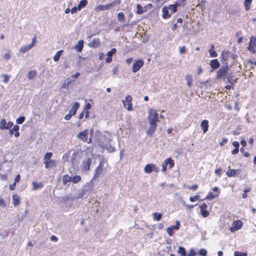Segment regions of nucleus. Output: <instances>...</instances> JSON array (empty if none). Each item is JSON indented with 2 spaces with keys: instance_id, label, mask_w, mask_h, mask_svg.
<instances>
[{
  "instance_id": "1",
  "label": "nucleus",
  "mask_w": 256,
  "mask_h": 256,
  "mask_svg": "<svg viewBox=\"0 0 256 256\" xmlns=\"http://www.w3.org/2000/svg\"><path fill=\"white\" fill-rule=\"evenodd\" d=\"M52 155L53 154L52 152H46L44 154V164L45 168L47 169L52 168L56 167V160L51 158Z\"/></svg>"
},
{
  "instance_id": "2",
  "label": "nucleus",
  "mask_w": 256,
  "mask_h": 256,
  "mask_svg": "<svg viewBox=\"0 0 256 256\" xmlns=\"http://www.w3.org/2000/svg\"><path fill=\"white\" fill-rule=\"evenodd\" d=\"M148 119L150 124H157V122H158V111L154 109H150Z\"/></svg>"
},
{
  "instance_id": "3",
  "label": "nucleus",
  "mask_w": 256,
  "mask_h": 256,
  "mask_svg": "<svg viewBox=\"0 0 256 256\" xmlns=\"http://www.w3.org/2000/svg\"><path fill=\"white\" fill-rule=\"evenodd\" d=\"M121 3L120 0H116L115 1H114L113 2L109 4H106L105 5H102L100 4L97 6L95 8L94 10L96 12H100V11L102 10H109L111 6L115 5H120Z\"/></svg>"
},
{
  "instance_id": "4",
  "label": "nucleus",
  "mask_w": 256,
  "mask_h": 256,
  "mask_svg": "<svg viewBox=\"0 0 256 256\" xmlns=\"http://www.w3.org/2000/svg\"><path fill=\"white\" fill-rule=\"evenodd\" d=\"M77 137L83 142H87L88 144L92 142L91 138H88V130L87 129L80 132L77 136Z\"/></svg>"
},
{
  "instance_id": "5",
  "label": "nucleus",
  "mask_w": 256,
  "mask_h": 256,
  "mask_svg": "<svg viewBox=\"0 0 256 256\" xmlns=\"http://www.w3.org/2000/svg\"><path fill=\"white\" fill-rule=\"evenodd\" d=\"M122 104L128 111L132 110V97L130 95L126 96L125 100H122Z\"/></svg>"
},
{
  "instance_id": "6",
  "label": "nucleus",
  "mask_w": 256,
  "mask_h": 256,
  "mask_svg": "<svg viewBox=\"0 0 256 256\" xmlns=\"http://www.w3.org/2000/svg\"><path fill=\"white\" fill-rule=\"evenodd\" d=\"M220 194V190L218 187H214L212 192H209L204 200H212L217 198Z\"/></svg>"
},
{
  "instance_id": "7",
  "label": "nucleus",
  "mask_w": 256,
  "mask_h": 256,
  "mask_svg": "<svg viewBox=\"0 0 256 256\" xmlns=\"http://www.w3.org/2000/svg\"><path fill=\"white\" fill-rule=\"evenodd\" d=\"M174 162L171 158H168L165 160L164 163L162 164V170L165 172L167 170V166H168L169 168H171L174 166Z\"/></svg>"
},
{
  "instance_id": "8",
  "label": "nucleus",
  "mask_w": 256,
  "mask_h": 256,
  "mask_svg": "<svg viewBox=\"0 0 256 256\" xmlns=\"http://www.w3.org/2000/svg\"><path fill=\"white\" fill-rule=\"evenodd\" d=\"M144 64V61L142 59L136 60L132 65V72H138L143 66Z\"/></svg>"
},
{
  "instance_id": "9",
  "label": "nucleus",
  "mask_w": 256,
  "mask_h": 256,
  "mask_svg": "<svg viewBox=\"0 0 256 256\" xmlns=\"http://www.w3.org/2000/svg\"><path fill=\"white\" fill-rule=\"evenodd\" d=\"M36 36H35L32 40V43L29 45L24 46L20 48V52L22 54L26 53V52L31 49L36 44Z\"/></svg>"
},
{
  "instance_id": "10",
  "label": "nucleus",
  "mask_w": 256,
  "mask_h": 256,
  "mask_svg": "<svg viewBox=\"0 0 256 256\" xmlns=\"http://www.w3.org/2000/svg\"><path fill=\"white\" fill-rule=\"evenodd\" d=\"M144 172L146 174H150L152 172H158L159 169L154 164H148L144 168Z\"/></svg>"
},
{
  "instance_id": "11",
  "label": "nucleus",
  "mask_w": 256,
  "mask_h": 256,
  "mask_svg": "<svg viewBox=\"0 0 256 256\" xmlns=\"http://www.w3.org/2000/svg\"><path fill=\"white\" fill-rule=\"evenodd\" d=\"M228 66H222L217 71V78H220L226 76L228 74Z\"/></svg>"
},
{
  "instance_id": "12",
  "label": "nucleus",
  "mask_w": 256,
  "mask_h": 256,
  "mask_svg": "<svg viewBox=\"0 0 256 256\" xmlns=\"http://www.w3.org/2000/svg\"><path fill=\"white\" fill-rule=\"evenodd\" d=\"M256 37L252 36L250 38L248 49L252 53L256 52Z\"/></svg>"
},
{
  "instance_id": "13",
  "label": "nucleus",
  "mask_w": 256,
  "mask_h": 256,
  "mask_svg": "<svg viewBox=\"0 0 256 256\" xmlns=\"http://www.w3.org/2000/svg\"><path fill=\"white\" fill-rule=\"evenodd\" d=\"M180 227V223L178 220H176V224L172 226H169L166 228V232L170 236H172L174 234V230H179Z\"/></svg>"
},
{
  "instance_id": "14",
  "label": "nucleus",
  "mask_w": 256,
  "mask_h": 256,
  "mask_svg": "<svg viewBox=\"0 0 256 256\" xmlns=\"http://www.w3.org/2000/svg\"><path fill=\"white\" fill-rule=\"evenodd\" d=\"M81 180V177H63V183L66 184L68 182H73L74 183H77Z\"/></svg>"
},
{
  "instance_id": "15",
  "label": "nucleus",
  "mask_w": 256,
  "mask_h": 256,
  "mask_svg": "<svg viewBox=\"0 0 256 256\" xmlns=\"http://www.w3.org/2000/svg\"><path fill=\"white\" fill-rule=\"evenodd\" d=\"M208 205L206 203H204L202 205L200 206V208L202 215L204 218H206L208 216L209 212L207 210Z\"/></svg>"
},
{
  "instance_id": "16",
  "label": "nucleus",
  "mask_w": 256,
  "mask_h": 256,
  "mask_svg": "<svg viewBox=\"0 0 256 256\" xmlns=\"http://www.w3.org/2000/svg\"><path fill=\"white\" fill-rule=\"evenodd\" d=\"M80 104L79 102H74L72 106V108H70V110L69 111V113L70 114H72V116H74L78 110L80 108Z\"/></svg>"
},
{
  "instance_id": "17",
  "label": "nucleus",
  "mask_w": 256,
  "mask_h": 256,
  "mask_svg": "<svg viewBox=\"0 0 256 256\" xmlns=\"http://www.w3.org/2000/svg\"><path fill=\"white\" fill-rule=\"evenodd\" d=\"M208 124L209 122L207 120H204L202 121L200 123V126L204 134H205L208 132L209 127Z\"/></svg>"
},
{
  "instance_id": "18",
  "label": "nucleus",
  "mask_w": 256,
  "mask_h": 256,
  "mask_svg": "<svg viewBox=\"0 0 256 256\" xmlns=\"http://www.w3.org/2000/svg\"><path fill=\"white\" fill-rule=\"evenodd\" d=\"M116 50L115 48H112L111 50L108 52L106 54L108 58L106 59V62L107 63H110L112 61V56L114 54L116 53Z\"/></svg>"
},
{
  "instance_id": "19",
  "label": "nucleus",
  "mask_w": 256,
  "mask_h": 256,
  "mask_svg": "<svg viewBox=\"0 0 256 256\" xmlns=\"http://www.w3.org/2000/svg\"><path fill=\"white\" fill-rule=\"evenodd\" d=\"M162 18L164 19L170 18L172 16V13H169L168 9L167 6H164L162 8Z\"/></svg>"
},
{
  "instance_id": "20",
  "label": "nucleus",
  "mask_w": 256,
  "mask_h": 256,
  "mask_svg": "<svg viewBox=\"0 0 256 256\" xmlns=\"http://www.w3.org/2000/svg\"><path fill=\"white\" fill-rule=\"evenodd\" d=\"M92 164V160L90 158H88L82 162V168L85 170H90V166Z\"/></svg>"
},
{
  "instance_id": "21",
  "label": "nucleus",
  "mask_w": 256,
  "mask_h": 256,
  "mask_svg": "<svg viewBox=\"0 0 256 256\" xmlns=\"http://www.w3.org/2000/svg\"><path fill=\"white\" fill-rule=\"evenodd\" d=\"M100 42L98 38H94L92 41L88 44L90 48H97L100 46Z\"/></svg>"
},
{
  "instance_id": "22",
  "label": "nucleus",
  "mask_w": 256,
  "mask_h": 256,
  "mask_svg": "<svg viewBox=\"0 0 256 256\" xmlns=\"http://www.w3.org/2000/svg\"><path fill=\"white\" fill-rule=\"evenodd\" d=\"M12 204L14 206H17L20 204V198L18 194H14L12 196Z\"/></svg>"
},
{
  "instance_id": "23",
  "label": "nucleus",
  "mask_w": 256,
  "mask_h": 256,
  "mask_svg": "<svg viewBox=\"0 0 256 256\" xmlns=\"http://www.w3.org/2000/svg\"><path fill=\"white\" fill-rule=\"evenodd\" d=\"M210 66L212 68L216 70L220 67V64L218 60L217 59H214L210 60Z\"/></svg>"
},
{
  "instance_id": "24",
  "label": "nucleus",
  "mask_w": 256,
  "mask_h": 256,
  "mask_svg": "<svg viewBox=\"0 0 256 256\" xmlns=\"http://www.w3.org/2000/svg\"><path fill=\"white\" fill-rule=\"evenodd\" d=\"M156 126L157 124H150V128L147 130L146 134L152 136L155 132Z\"/></svg>"
},
{
  "instance_id": "25",
  "label": "nucleus",
  "mask_w": 256,
  "mask_h": 256,
  "mask_svg": "<svg viewBox=\"0 0 256 256\" xmlns=\"http://www.w3.org/2000/svg\"><path fill=\"white\" fill-rule=\"evenodd\" d=\"M240 170H229L226 172L227 176H234L235 175H238L240 174Z\"/></svg>"
},
{
  "instance_id": "26",
  "label": "nucleus",
  "mask_w": 256,
  "mask_h": 256,
  "mask_svg": "<svg viewBox=\"0 0 256 256\" xmlns=\"http://www.w3.org/2000/svg\"><path fill=\"white\" fill-rule=\"evenodd\" d=\"M84 47L83 40H80L78 42V44L75 46L74 48L78 52H81Z\"/></svg>"
},
{
  "instance_id": "27",
  "label": "nucleus",
  "mask_w": 256,
  "mask_h": 256,
  "mask_svg": "<svg viewBox=\"0 0 256 256\" xmlns=\"http://www.w3.org/2000/svg\"><path fill=\"white\" fill-rule=\"evenodd\" d=\"M102 162H100L98 166L96 168L94 176H100L102 174L104 166Z\"/></svg>"
},
{
  "instance_id": "28",
  "label": "nucleus",
  "mask_w": 256,
  "mask_h": 256,
  "mask_svg": "<svg viewBox=\"0 0 256 256\" xmlns=\"http://www.w3.org/2000/svg\"><path fill=\"white\" fill-rule=\"evenodd\" d=\"M242 226V222L240 220H237L234 221L232 223V226L234 227V228L236 230H238L240 229Z\"/></svg>"
},
{
  "instance_id": "29",
  "label": "nucleus",
  "mask_w": 256,
  "mask_h": 256,
  "mask_svg": "<svg viewBox=\"0 0 256 256\" xmlns=\"http://www.w3.org/2000/svg\"><path fill=\"white\" fill-rule=\"evenodd\" d=\"M32 184L33 186L32 188L34 190L40 189L44 186V184L42 182H32Z\"/></svg>"
},
{
  "instance_id": "30",
  "label": "nucleus",
  "mask_w": 256,
  "mask_h": 256,
  "mask_svg": "<svg viewBox=\"0 0 256 256\" xmlns=\"http://www.w3.org/2000/svg\"><path fill=\"white\" fill-rule=\"evenodd\" d=\"M209 53L212 57L214 58L218 56V54L214 50V44H212L210 46V48L209 50Z\"/></svg>"
},
{
  "instance_id": "31",
  "label": "nucleus",
  "mask_w": 256,
  "mask_h": 256,
  "mask_svg": "<svg viewBox=\"0 0 256 256\" xmlns=\"http://www.w3.org/2000/svg\"><path fill=\"white\" fill-rule=\"evenodd\" d=\"M146 12V10H144L143 7L141 6L140 4L136 5V12L138 14H141L144 12Z\"/></svg>"
},
{
  "instance_id": "32",
  "label": "nucleus",
  "mask_w": 256,
  "mask_h": 256,
  "mask_svg": "<svg viewBox=\"0 0 256 256\" xmlns=\"http://www.w3.org/2000/svg\"><path fill=\"white\" fill-rule=\"evenodd\" d=\"M88 2L87 0H82L78 4V10H80L82 8H84L87 4Z\"/></svg>"
},
{
  "instance_id": "33",
  "label": "nucleus",
  "mask_w": 256,
  "mask_h": 256,
  "mask_svg": "<svg viewBox=\"0 0 256 256\" xmlns=\"http://www.w3.org/2000/svg\"><path fill=\"white\" fill-rule=\"evenodd\" d=\"M36 75V70H32L30 71L27 74V77L29 80L33 79Z\"/></svg>"
},
{
  "instance_id": "34",
  "label": "nucleus",
  "mask_w": 256,
  "mask_h": 256,
  "mask_svg": "<svg viewBox=\"0 0 256 256\" xmlns=\"http://www.w3.org/2000/svg\"><path fill=\"white\" fill-rule=\"evenodd\" d=\"M252 1V0H244V6L246 10H250Z\"/></svg>"
},
{
  "instance_id": "35",
  "label": "nucleus",
  "mask_w": 256,
  "mask_h": 256,
  "mask_svg": "<svg viewBox=\"0 0 256 256\" xmlns=\"http://www.w3.org/2000/svg\"><path fill=\"white\" fill-rule=\"evenodd\" d=\"M6 123L7 122L5 119H2L0 122V129H8V126H6Z\"/></svg>"
},
{
  "instance_id": "36",
  "label": "nucleus",
  "mask_w": 256,
  "mask_h": 256,
  "mask_svg": "<svg viewBox=\"0 0 256 256\" xmlns=\"http://www.w3.org/2000/svg\"><path fill=\"white\" fill-rule=\"evenodd\" d=\"M63 52V50H60L56 52V54L54 56V62H58L59 60L60 56Z\"/></svg>"
},
{
  "instance_id": "37",
  "label": "nucleus",
  "mask_w": 256,
  "mask_h": 256,
  "mask_svg": "<svg viewBox=\"0 0 256 256\" xmlns=\"http://www.w3.org/2000/svg\"><path fill=\"white\" fill-rule=\"evenodd\" d=\"M76 155H77L76 153L74 152V154H72V156L70 160V162H71L72 164L73 165V166H74L75 164H77V163H78L77 160H76Z\"/></svg>"
},
{
  "instance_id": "38",
  "label": "nucleus",
  "mask_w": 256,
  "mask_h": 256,
  "mask_svg": "<svg viewBox=\"0 0 256 256\" xmlns=\"http://www.w3.org/2000/svg\"><path fill=\"white\" fill-rule=\"evenodd\" d=\"M118 18L120 22H124L126 20L124 14L122 12H120L118 14Z\"/></svg>"
},
{
  "instance_id": "39",
  "label": "nucleus",
  "mask_w": 256,
  "mask_h": 256,
  "mask_svg": "<svg viewBox=\"0 0 256 256\" xmlns=\"http://www.w3.org/2000/svg\"><path fill=\"white\" fill-rule=\"evenodd\" d=\"M70 151L68 150L62 156V160L64 162H69V156H70Z\"/></svg>"
},
{
  "instance_id": "40",
  "label": "nucleus",
  "mask_w": 256,
  "mask_h": 256,
  "mask_svg": "<svg viewBox=\"0 0 256 256\" xmlns=\"http://www.w3.org/2000/svg\"><path fill=\"white\" fill-rule=\"evenodd\" d=\"M153 216L154 220L156 221H159L162 218V214L156 212L153 214Z\"/></svg>"
},
{
  "instance_id": "41",
  "label": "nucleus",
  "mask_w": 256,
  "mask_h": 256,
  "mask_svg": "<svg viewBox=\"0 0 256 256\" xmlns=\"http://www.w3.org/2000/svg\"><path fill=\"white\" fill-rule=\"evenodd\" d=\"M186 80L187 82V84L188 86H190L192 84V78L191 76L186 75Z\"/></svg>"
},
{
  "instance_id": "42",
  "label": "nucleus",
  "mask_w": 256,
  "mask_h": 256,
  "mask_svg": "<svg viewBox=\"0 0 256 256\" xmlns=\"http://www.w3.org/2000/svg\"><path fill=\"white\" fill-rule=\"evenodd\" d=\"M168 10L171 12L172 14L177 11L176 6L174 4H170L168 6Z\"/></svg>"
},
{
  "instance_id": "43",
  "label": "nucleus",
  "mask_w": 256,
  "mask_h": 256,
  "mask_svg": "<svg viewBox=\"0 0 256 256\" xmlns=\"http://www.w3.org/2000/svg\"><path fill=\"white\" fill-rule=\"evenodd\" d=\"M178 253L182 256H186V252L184 248L182 246L178 247Z\"/></svg>"
},
{
  "instance_id": "44",
  "label": "nucleus",
  "mask_w": 256,
  "mask_h": 256,
  "mask_svg": "<svg viewBox=\"0 0 256 256\" xmlns=\"http://www.w3.org/2000/svg\"><path fill=\"white\" fill-rule=\"evenodd\" d=\"M25 117L21 116L16 119V122L18 124H22L25 120Z\"/></svg>"
},
{
  "instance_id": "45",
  "label": "nucleus",
  "mask_w": 256,
  "mask_h": 256,
  "mask_svg": "<svg viewBox=\"0 0 256 256\" xmlns=\"http://www.w3.org/2000/svg\"><path fill=\"white\" fill-rule=\"evenodd\" d=\"M234 256H247L246 253L236 251L234 253Z\"/></svg>"
},
{
  "instance_id": "46",
  "label": "nucleus",
  "mask_w": 256,
  "mask_h": 256,
  "mask_svg": "<svg viewBox=\"0 0 256 256\" xmlns=\"http://www.w3.org/2000/svg\"><path fill=\"white\" fill-rule=\"evenodd\" d=\"M200 196L198 195H196L194 196H191L190 198V200L192 202L199 200Z\"/></svg>"
},
{
  "instance_id": "47",
  "label": "nucleus",
  "mask_w": 256,
  "mask_h": 256,
  "mask_svg": "<svg viewBox=\"0 0 256 256\" xmlns=\"http://www.w3.org/2000/svg\"><path fill=\"white\" fill-rule=\"evenodd\" d=\"M198 254L201 256H206L207 254V251L204 248L200 249L198 252Z\"/></svg>"
},
{
  "instance_id": "48",
  "label": "nucleus",
  "mask_w": 256,
  "mask_h": 256,
  "mask_svg": "<svg viewBox=\"0 0 256 256\" xmlns=\"http://www.w3.org/2000/svg\"><path fill=\"white\" fill-rule=\"evenodd\" d=\"M10 57H11V54H10V51H9L7 53L5 54L4 55V58L6 60H10Z\"/></svg>"
},
{
  "instance_id": "49",
  "label": "nucleus",
  "mask_w": 256,
  "mask_h": 256,
  "mask_svg": "<svg viewBox=\"0 0 256 256\" xmlns=\"http://www.w3.org/2000/svg\"><path fill=\"white\" fill-rule=\"evenodd\" d=\"M188 188L192 190H196L198 188V185L196 184L193 186H188Z\"/></svg>"
},
{
  "instance_id": "50",
  "label": "nucleus",
  "mask_w": 256,
  "mask_h": 256,
  "mask_svg": "<svg viewBox=\"0 0 256 256\" xmlns=\"http://www.w3.org/2000/svg\"><path fill=\"white\" fill-rule=\"evenodd\" d=\"M71 82L69 81L67 82H64L61 86L62 88H68Z\"/></svg>"
},
{
  "instance_id": "51",
  "label": "nucleus",
  "mask_w": 256,
  "mask_h": 256,
  "mask_svg": "<svg viewBox=\"0 0 256 256\" xmlns=\"http://www.w3.org/2000/svg\"><path fill=\"white\" fill-rule=\"evenodd\" d=\"M186 48L184 46L180 48V52L181 54H184L186 52Z\"/></svg>"
},
{
  "instance_id": "52",
  "label": "nucleus",
  "mask_w": 256,
  "mask_h": 256,
  "mask_svg": "<svg viewBox=\"0 0 256 256\" xmlns=\"http://www.w3.org/2000/svg\"><path fill=\"white\" fill-rule=\"evenodd\" d=\"M228 142V139L226 138H223L222 140L220 142L219 144L220 146H223L224 144H226Z\"/></svg>"
},
{
  "instance_id": "53",
  "label": "nucleus",
  "mask_w": 256,
  "mask_h": 256,
  "mask_svg": "<svg viewBox=\"0 0 256 256\" xmlns=\"http://www.w3.org/2000/svg\"><path fill=\"white\" fill-rule=\"evenodd\" d=\"M196 255V252H194V250L192 249L189 252V253L188 256H195Z\"/></svg>"
},
{
  "instance_id": "54",
  "label": "nucleus",
  "mask_w": 256,
  "mask_h": 256,
  "mask_svg": "<svg viewBox=\"0 0 256 256\" xmlns=\"http://www.w3.org/2000/svg\"><path fill=\"white\" fill-rule=\"evenodd\" d=\"M2 76L4 78V82L7 83L8 82L9 79H10L9 76L8 75L4 74Z\"/></svg>"
},
{
  "instance_id": "55",
  "label": "nucleus",
  "mask_w": 256,
  "mask_h": 256,
  "mask_svg": "<svg viewBox=\"0 0 256 256\" xmlns=\"http://www.w3.org/2000/svg\"><path fill=\"white\" fill-rule=\"evenodd\" d=\"M232 145L234 146V148H239L240 144L237 141H234L232 142Z\"/></svg>"
},
{
  "instance_id": "56",
  "label": "nucleus",
  "mask_w": 256,
  "mask_h": 256,
  "mask_svg": "<svg viewBox=\"0 0 256 256\" xmlns=\"http://www.w3.org/2000/svg\"><path fill=\"white\" fill-rule=\"evenodd\" d=\"M91 108V104L90 103L87 104L84 110V111L85 112L86 110H88L89 109H90Z\"/></svg>"
},
{
  "instance_id": "57",
  "label": "nucleus",
  "mask_w": 256,
  "mask_h": 256,
  "mask_svg": "<svg viewBox=\"0 0 256 256\" xmlns=\"http://www.w3.org/2000/svg\"><path fill=\"white\" fill-rule=\"evenodd\" d=\"M78 10V7H73L71 10H70V12H71V13L72 14H74L76 12L77 10Z\"/></svg>"
},
{
  "instance_id": "58",
  "label": "nucleus",
  "mask_w": 256,
  "mask_h": 256,
  "mask_svg": "<svg viewBox=\"0 0 256 256\" xmlns=\"http://www.w3.org/2000/svg\"><path fill=\"white\" fill-rule=\"evenodd\" d=\"M72 116V114H70L69 113V114H66V115L64 116V119H65L66 120H70Z\"/></svg>"
},
{
  "instance_id": "59",
  "label": "nucleus",
  "mask_w": 256,
  "mask_h": 256,
  "mask_svg": "<svg viewBox=\"0 0 256 256\" xmlns=\"http://www.w3.org/2000/svg\"><path fill=\"white\" fill-rule=\"evenodd\" d=\"M16 186V182H14L12 184H10V186H9L10 189L11 190H14Z\"/></svg>"
},
{
  "instance_id": "60",
  "label": "nucleus",
  "mask_w": 256,
  "mask_h": 256,
  "mask_svg": "<svg viewBox=\"0 0 256 256\" xmlns=\"http://www.w3.org/2000/svg\"><path fill=\"white\" fill-rule=\"evenodd\" d=\"M222 170L220 168L216 169V170H215L216 174L218 176L222 174H221Z\"/></svg>"
},
{
  "instance_id": "61",
  "label": "nucleus",
  "mask_w": 256,
  "mask_h": 256,
  "mask_svg": "<svg viewBox=\"0 0 256 256\" xmlns=\"http://www.w3.org/2000/svg\"><path fill=\"white\" fill-rule=\"evenodd\" d=\"M13 126V122H9L6 123V126H8V129L10 128Z\"/></svg>"
},
{
  "instance_id": "62",
  "label": "nucleus",
  "mask_w": 256,
  "mask_h": 256,
  "mask_svg": "<svg viewBox=\"0 0 256 256\" xmlns=\"http://www.w3.org/2000/svg\"><path fill=\"white\" fill-rule=\"evenodd\" d=\"M0 206H5V201L4 199L0 198Z\"/></svg>"
},
{
  "instance_id": "63",
  "label": "nucleus",
  "mask_w": 256,
  "mask_h": 256,
  "mask_svg": "<svg viewBox=\"0 0 256 256\" xmlns=\"http://www.w3.org/2000/svg\"><path fill=\"white\" fill-rule=\"evenodd\" d=\"M238 152L239 148H234V149L232 151V154H236Z\"/></svg>"
},
{
  "instance_id": "64",
  "label": "nucleus",
  "mask_w": 256,
  "mask_h": 256,
  "mask_svg": "<svg viewBox=\"0 0 256 256\" xmlns=\"http://www.w3.org/2000/svg\"><path fill=\"white\" fill-rule=\"evenodd\" d=\"M12 130H14V132H18L19 130V126L18 125H15L14 126Z\"/></svg>"
}]
</instances>
